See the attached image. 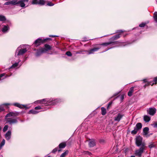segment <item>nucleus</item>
<instances>
[{
	"label": "nucleus",
	"instance_id": "1",
	"mask_svg": "<svg viewBox=\"0 0 157 157\" xmlns=\"http://www.w3.org/2000/svg\"><path fill=\"white\" fill-rule=\"evenodd\" d=\"M59 100L57 99L55 100H49L48 99H44L42 100H39L35 102V103H41L46 105L49 104L51 105H54L59 102Z\"/></svg>",
	"mask_w": 157,
	"mask_h": 157
},
{
	"label": "nucleus",
	"instance_id": "2",
	"mask_svg": "<svg viewBox=\"0 0 157 157\" xmlns=\"http://www.w3.org/2000/svg\"><path fill=\"white\" fill-rule=\"evenodd\" d=\"M136 144L138 147L141 146V147H145V144L143 142V138L140 136L136 138Z\"/></svg>",
	"mask_w": 157,
	"mask_h": 157
},
{
	"label": "nucleus",
	"instance_id": "3",
	"mask_svg": "<svg viewBox=\"0 0 157 157\" xmlns=\"http://www.w3.org/2000/svg\"><path fill=\"white\" fill-rule=\"evenodd\" d=\"M145 148V147H140L139 149L136 150L135 152L136 155L140 157L144 151Z\"/></svg>",
	"mask_w": 157,
	"mask_h": 157
},
{
	"label": "nucleus",
	"instance_id": "4",
	"mask_svg": "<svg viewBox=\"0 0 157 157\" xmlns=\"http://www.w3.org/2000/svg\"><path fill=\"white\" fill-rule=\"evenodd\" d=\"M5 120L6 123H8L10 124H15L17 122V120L16 119L11 118H6Z\"/></svg>",
	"mask_w": 157,
	"mask_h": 157
},
{
	"label": "nucleus",
	"instance_id": "5",
	"mask_svg": "<svg viewBox=\"0 0 157 157\" xmlns=\"http://www.w3.org/2000/svg\"><path fill=\"white\" fill-rule=\"evenodd\" d=\"M45 3L44 0H33L32 2V4H39L41 5H44Z\"/></svg>",
	"mask_w": 157,
	"mask_h": 157
},
{
	"label": "nucleus",
	"instance_id": "6",
	"mask_svg": "<svg viewBox=\"0 0 157 157\" xmlns=\"http://www.w3.org/2000/svg\"><path fill=\"white\" fill-rule=\"evenodd\" d=\"M156 109L154 107L150 108L147 110V113L151 116L154 115L156 113Z\"/></svg>",
	"mask_w": 157,
	"mask_h": 157
},
{
	"label": "nucleus",
	"instance_id": "7",
	"mask_svg": "<svg viewBox=\"0 0 157 157\" xmlns=\"http://www.w3.org/2000/svg\"><path fill=\"white\" fill-rule=\"evenodd\" d=\"M19 48H18L17 49V51H18V52L17 54V56L22 55L26 52L27 51L26 48H22L19 49Z\"/></svg>",
	"mask_w": 157,
	"mask_h": 157
},
{
	"label": "nucleus",
	"instance_id": "8",
	"mask_svg": "<svg viewBox=\"0 0 157 157\" xmlns=\"http://www.w3.org/2000/svg\"><path fill=\"white\" fill-rule=\"evenodd\" d=\"M44 42V39H42L41 38H38L35 40L34 44L36 45L37 46Z\"/></svg>",
	"mask_w": 157,
	"mask_h": 157
},
{
	"label": "nucleus",
	"instance_id": "9",
	"mask_svg": "<svg viewBox=\"0 0 157 157\" xmlns=\"http://www.w3.org/2000/svg\"><path fill=\"white\" fill-rule=\"evenodd\" d=\"M18 114V113L17 112H10L6 115L5 117V119H6V118H7L8 117H15L17 116Z\"/></svg>",
	"mask_w": 157,
	"mask_h": 157
},
{
	"label": "nucleus",
	"instance_id": "10",
	"mask_svg": "<svg viewBox=\"0 0 157 157\" xmlns=\"http://www.w3.org/2000/svg\"><path fill=\"white\" fill-rule=\"evenodd\" d=\"M89 145L90 147H92L95 145V141L94 140H90L88 141Z\"/></svg>",
	"mask_w": 157,
	"mask_h": 157
},
{
	"label": "nucleus",
	"instance_id": "11",
	"mask_svg": "<svg viewBox=\"0 0 157 157\" xmlns=\"http://www.w3.org/2000/svg\"><path fill=\"white\" fill-rule=\"evenodd\" d=\"M123 115L121 113H118L117 115L115 117L114 120L115 121L119 122L123 117Z\"/></svg>",
	"mask_w": 157,
	"mask_h": 157
},
{
	"label": "nucleus",
	"instance_id": "12",
	"mask_svg": "<svg viewBox=\"0 0 157 157\" xmlns=\"http://www.w3.org/2000/svg\"><path fill=\"white\" fill-rule=\"evenodd\" d=\"M29 0H20L19 1L20 6L21 7H24L25 6V2H27Z\"/></svg>",
	"mask_w": 157,
	"mask_h": 157
},
{
	"label": "nucleus",
	"instance_id": "13",
	"mask_svg": "<svg viewBox=\"0 0 157 157\" xmlns=\"http://www.w3.org/2000/svg\"><path fill=\"white\" fill-rule=\"evenodd\" d=\"M11 132L10 131H8L5 135V138L6 139L9 140L11 138Z\"/></svg>",
	"mask_w": 157,
	"mask_h": 157
},
{
	"label": "nucleus",
	"instance_id": "14",
	"mask_svg": "<svg viewBox=\"0 0 157 157\" xmlns=\"http://www.w3.org/2000/svg\"><path fill=\"white\" fill-rule=\"evenodd\" d=\"M2 26L3 27L2 29V31L3 32L5 33L9 29V27L8 25H4Z\"/></svg>",
	"mask_w": 157,
	"mask_h": 157
},
{
	"label": "nucleus",
	"instance_id": "15",
	"mask_svg": "<svg viewBox=\"0 0 157 157\" xmlns=\"http://www.w3.org/2000/svg\"><path fill=\"white\" fill-rule=\"evenodd\" d=\"M149 130V128L147 127L144 128L143 129V135L144 136H147L148 133V131Z\"/></svg>",
	"mask_w": 157,
	"mask_h": 157
},
{
	"label": "nucleus",
	"instance_id": "16",
	"mask_svg": "<svg viewBox=\"0 0 157 157\" xmlns=\"http://www.w3.org/2000/svg\"><path fill=\"white\" fill-rule=\"evenodd\" d=\"M13 105L21 109L23 108V107L25 108L26 107V106L25 105H21L19 103H14L13 104Z\"/></svg>",
	"mask_w": 157,
	"mask_h": 157
},
{
	"label": "nucleus",
	"instance_id": "17",
	"mask_svg": "<svg viewBox=\"0 0 157 157\" xmlns=\"http://www.w3.org/2000/svg\"><path fill=\"white\" fill-rule=\"evenodd\" d=\"M100 49V48H95L90 50L88 52V54H93L95 52L97 51L98 49Z\"/></svg>",
	"mask_w": 157,
	"mask_h": 157
},
{
	"label": "nucleus",
	"instance_id": "18",
	"mask_svg": "<svg viewBox=\"0 0 157 157\" xmlns=\"http://www.w3.org/2000/svg\"><path fill=\"white\" fill-rule=\"evenodd\" d=\"M142 127V124L140 123H138L136 124L135 128L138 131L141 129Z\"/></svg>",
	"mask_w": 157,
	"mask_h": 157
},
{
	"label": "nucleus",
	"instance_id": "19",
	"mask_svg": "<svg viewBox=\"0 0 157 157\" xmlns=\"http://www.w3.org/2000/svg\"><path fill=\"white\" fill-rule=\"evenodd\" d=\"M112 44V45H114V44H117V42H109L103 43V44H101V45H102L106 46H107V45H108L110 44Z\"/></svg>",
	"mask_w": 157,
	"mask_h": 157
},
{
	"label": "nucleus",
	"instance_id": "20",
	"mask_svg": "<svg viewBox=\"0 0 157 157\" xmlns=\"http://www.w3.org/2000/svg\"><path fill=\"white\" fill-rule=\"evenodd\" d=\"M144 119L146 122H148L151 120L150 117L147 115H145L144 117Z\"/></svg>",
	"mask_w": 157,
	"mask_h": 157
},
{
	"label": "nucleus",
	"instance_id": "21",
	"mask_svg": "<svg viewBox=\"0 0 157 157\" xmlns=\"http://www.w3.org/2000/svg\"><path fill=\"white\" fill-rule=\"evenodd\" d=\"M133 91H134V87H132L130 89V90L128 93V95L129 96H131L132 95V93H133Z\"/></svg>",
	"mask_w": 157,
	"mask_h": 157
},
{
	"label": "nucleus",
	"instance_id": "22",
	"mask_svg": "<svg viewBox=\"0 0 157 157\" xmlns=\"http://www.w3.org/2000/svg\"><path fill=\"white\" fill-rule=\"evenodd\" d=\"M12 5H16L20 4L19 1H17V0H13L11 1Z\"/></svg>",
	"mask_w": 157,
	"mask_h": 157
},
{
	"label": "nucleus",
	"instance_id": "23",
	"mask_svg": "<svg viewBox=\"0 0 157 157\" xmlns=\"http://www.w3.org/2000/svg\"><path fill=\"white\" fill-rule=\"evenodd\" d=\"M101 114L102 115H104L106 113V109L104 107L101 108Z\"/></svg>",
	"mask_w": 157,
	"mask_h": 157
},
{
	"label": "nucleus",
	"instance_id": "24",
	"mask_svg": "<svg viewBox=\"0 0 157 157\" xmlns=\"http://www.w3.org/2000/svg\"><path fill=\"white\" fill-rule=\"evenodd\" d=\"M39 112H40V111H36V110H35L32 109V110H31L29 111V113L36 114V113H38Z\"/></svg>",
	"mask_w": 157,
	"mask_h": 157
},
{
	"label": "nucleus",
	"instance_id": "25",
	"mask_svg": "<svg viewBox=\"0 0 157 157\" xmlns=\"http://www.w3.org/2000/svg\"><path fill=\"white\" fill-rule=\"evenodd\" d=\"M66 146V144L64 143H60L59 145V148H64Z\"/></svg>",
	"mask_w": 157,
	"mask_h": 157
},
{
	"label": "nucleus",
	"instance_id": "26",
	"mask_svg": "<svg viewBox=\"0 0 157 157\" xmlns=\"http://www.w3.org/2000/svg\"><path fill=\"white\" fill-rule=\"evenodd\" d=\"M45 47L47 51L51 50L52 48L51 46L48 44H45Z\"/></svg>",
	"mask_w": 157,
	"mask_h": 157
},
{
	"label": "nucleus",
	"instance_id": "27",
	"mask_svg": "<svg viewBox=\"0 0 157 157\" xmlns=\"http://www.w3.org/2000/svg\"><path fill=\"white\" fill-rule=\"evenodd\" d=\"M138 131V130L134 127V130L131 131V133L133 135H135L136 134Z\"/></svg>",
	"mask_w": 157,
	"mask_h": 157
},
{
	"label": "nucleus",
	"instance_id": "28",
	"mask_svg": "<svg viewBox=\"0 0 157 157\" xmlns=\"http://www.w3.org/2000/svg\"><path fill=\"white\" fill-rule=\"evenodd\" d=\"M151 82H148L147 83H146L144 86V88H145L147 86H149L150 84L152 86H153V85L154 84V83H152V84H151Z\"/></svg>",
	"mask_w": 157,
	"mask_h": 157
},
{
	"label": "nucleus",
	"instance_id": "29",
	"mask_svg": "<svg viewBox=\"0 0 157 157\" xmlns=\"http://www.w3.org/2000/svg\"><path fill=\"white\" fill-rule=\"evenodd\" d=\"M154 18L155 21L157 22V12H155L154 14Z\"/></svg>",
	"mask_w": 157,
	"mask_h": 157
},
{
	"label": "nucleus",
	"instance_id": "30",
	"mask_svg": "<svg viewBox=\"0 0 157 157\" xmlns=\"http://www.w3.org/2000/svg\"><path fill=\"white\" fill-rule=\"evenodd\" d=\"M68 151H67L63 153L60 155V157H65L66 155L68 154Z\"/></svg>",
	"mask_w": 157,
	"mask_h": 157
},
{
	"label": "nucleus",
	"instance_id": "31",
	"mask_svg": "<svg viewBox=\"0 0 157 157\" xmlns=\"http://www.w3.org/2000/svg\"><path fill=\"white\" fill-rule=\"evenodd\" d=\"M83 154L89 155H91L92 154L91 153L88 151H84L82 153Z\"/></svg>",
	"mask_w": 157,
	"mask_h": 157
},
{
	"label": "nucleus",
	"instance_id": "32",
	"mask_svg": "<svg viewBox=\"0 0 157 157\" xmlns=\"http://www.w3.org/2000/svg\"><path fill=\"white\" fill-rule=\"evenodd\" d=\"M6 20V19L5 16L2 15H0V21H4Z\"/></svg>",
	"mask_w": 157,
	"mask_h": 157
},
{
	"label": "nucleus",
	"instance_id": "33",
	"mask_svg": "<svg viewBox=\"0 0 157 157\" xmlns=\"http://www.w3.org/2000/svg\"><path fill=\"white\" fill-rule=\"evenodd\" d=\"M40 50L41 53L46 52L47 51V50L44 48H41L40 49Z\"/></svg>",
	"mask_w": 157,
	"mask_h": 157
},
{
	"label": "nucleus",
	"instance_id": "34",
	"mask_svg": "<svg viewBox=\"0 0 157 157\" xmlns=\"http://www.w3.org/2000/svg\"><path fill=\"white\" fill-rule=\"evenodd\" d=\"M5 144V140L3 139L1 144H0V149H1L2 147Z\"/></svg>",
	"mask_w": 157,
	"mask_h": 157
},
{
	"label": "nucleus",
	"instance_id": "35",
	"mask_svg": "<svg viewBox=\"0 0 157 157\" xmlns=\"http://www.w3.org/2000/svg\"><path fill=\"white\" fill-rule=\"evenodd\" d=\"M18 63H15L13 64L11 67L10 68H14L17 67L18 64Z\"/></svg>",
	"mask_w": 157,
	"mask_h": 157
},
{
	"label": "nucleus",
	"instance_id": "36",
	"mask_svg": "<svg viewBox=\"0 0 157 157\" xmlns=\"http://www.w3.org/2000/svg\"><path fill=\"white\" fill-rule=\"evenodd\" d=\"M120 34H119L115 36H113V39L114 40H116V39L119 38L120 37Z\"/></svg>",
	"mask_w": 157,
	"mask_h": 157
},
{
	"label": "nucleus",
	"instance_id": "37",
	"mask_svg": "<svg viewBox=\"0 0 157 157\" xmlns=\"http://www.w3.org/2000/svg\"><path fill=\"white\" fill-rule=\"evenodd\" d=\"M42 53H41V52L40 49L37 51V53L36 54V56H39Z\"/></svg>",
	"mask_w": 157,
	"mask_h": 157
},
{
	"label": "nucleus",
	"instance_id": "38",
	"mask_svg": "<svg viewBox=\"0 0 157 157\" xmlns=\"http://www.w3.org/2000/svg\"><path fill=\"white\" fill-rule=\"evenodd\" d=\"M8 126L7 125H5L4 127V128L3 129V131L4 132H5L8 129Z\"/></svg>",
	"mask_w": 157,
	"mask_h": 157
},
{
	"label": "nucleus",
	"instance_id": "39",
	"mask_svg": "<svg viewBox=\"0 0 157 157\" xmlns=\"http://www.w3.org/2000/svg\"><path fill=\"white\" fill-rule=\"evenodd\" d=\"M151 125L155 128H157V121L155 122L154 123L151 124Z\"/></svg>",
	"mask_w": 157,
	"mask_h": 157
},
{
	"label": "nucleus",
	"instance_id": "40",
	"mask_svg": "<svg viewBox=\"0 0 157 157\" xmlns=\"http://www.w3.org/2000/svg\"><path fill=\"white\" fill-rule=\"evenodd\" d=\"M66 54L68 56H72V54L70 52L68 51L67 52Z\"/></svg>",
	"mask_w": 157,
	"mask_h": 157
},
{
	"label": "nucleus",
	"instance_id": "41",
	"mask_svg": "<svg viewBox=\"0 0 157 157\" xmlns=\"http://www.w3.org/2000/svg\"><path fill=\"white\" fill-rule=\"evenodd\" d=\"M10 4H11V1H10V2H6L4 3V5H9Z\"/></svg>",
	"mask_w": 157,
	"mask_h": 157
},
{
	"label": "nucleus",
	"instance_id": "42",
	"mask_svg": "<svg viewBox=\"0 0 157 157\" xmlns=\"http://www.w3.org/2000/svg\"><path fill=\"white\" fill-rule=\"evenodd\" d=\"M4 109L2 105H0V112L4 111Z\"/></svg>",
	"mask_w": 157,
	"mask_h": 157
},
{
	"label": "nucleus",
	"instance_id": "43",
	"mask_svg": "<svg viewBox=\"0 0 157 157\" xmlns=\"http://www.w3.org/2000/svg\"><path fill=\"white\" fill-rule=\"evenodd\" d=\"M41 109V107L40 106H36L35 108V109L36 110L40 109Z\"/></svg>",
	"mask_w": 157,
	"mask_h": 157
},
{
	"label": "nucleus",
	"instance_id": "44",
	"mask_svg": "<svg viewBox=\"0 0 157 157\" xmlns=\"http://www.w3.org/2000/svg\"><path fill=\"white\" fill-rule=\"evenodd\" d=\"M145 24L144 23H142L141 24H140L139 26L140 27H144L145 26Z\"/></svg>",
	"mask_w": 157,
	"mask_h": 157
},
{
	"label": "nucleus",
	"instance_id": "45",
	"mask_svg": "<svg viewBox=\"0 0 157 157\" xmlns=\"http://www.w3.org/2000/svg\"><path fill=\"white\" fill-rule=\"evenodd\" d=\"M47 5L49 6H53L54 5V4L52 3L51 2H48V3Z\"/></svg>",
	"mask_w": 157,
	"mask_h": 157
},
{
	"label": "nucleus",
	"instance_id": "46",
	"mask_svg": "<svg viewBox=\"0 0 157 157\" xmlns=\"http://www.w3.org/2000/svg\"><path fill=\"white\" fill-rule=\"evenodd\" d=\"M57 150V148H56L54 149L52 151V152L53 153H55Z\"/></svg>",
	"mask_w": 157,
	"mask_h": 157
},
{
	"label": "nucleus",
	"instance_id": "47",
	"mask_svg": "<svg viewBox=\"0 0 157 157\" xmlns=\"http://www.w3.org/2000/svg\"><path fill=\"white\" fill-rule=\"evenodd\" d=\"M153 80L154 82H155V84H156L157 83V77L155 78Z\"/></svg>",
	"mask_w": 157,
	"mask_h": 157
},
{
	"label": "nucleus",
	"instance_id": "48",
	"mask_svg": "<svg viewBox=\"0 0 157 157\" xmlns=\"http://www.w3.org/2000/svg\"><path fill=\"white\" fill-rule=\"evenodd\" d=\"M154 146L155 145L153 144H151L149 145V147L150 148H152L154 147Z\"/></svg>",
	"mask_w": 157,
	"mask_h": 157
},
{
	"label": "nucleus",
	"instance_id": "49",
	"mask_svg": "<svg viewBox=\"0 0 157 157\" xmlns=\"http://www.w3.org/2000/svg\"><path fill=\"white\" fill-rule=\"evenodd\" d=\"M44 42H45V41L48 40H51V38H45V39H44Z\"/></svg>",
	"mask_w": 157,
	"mask_h": 157
},
{
	"label": "nucleus",
	"instance_id": "50",
	"mask_svg": "<svg viewBox=\"0 0 157 157\" xmlns=\"http://www.w3.org/2000/svg\"><path fill=\"white\" fill-rule=\"evenodd\" d=\"M5 75V73H3L2 74L0 75V78H1L2 77H3V76Z\"/></svg>",
	"mask_w": 157,
	"mask_h": 157
},
{
	"label": "nucleus",
	"instance_id": "51",
	"mask_svg": "<svg viewBox=\"0 0 157 157\" xmlns=\"http://www.w3.org/2000/svg\"><path fill=\"white\" fill-rule=\"evenodd\" d=\"M143 81L144 82H147V83L148 82L147 81V79H144L143 80Z\"/></svg>",
	"mask_w": 157,
	"mask_h": 157
},
{
	"label": "nucleus",
	"instance_id": "52",
	"mask_svg": "<svg viewBox=\"0 0 157 157\" xmlns=\"http://www.w3.org/2000/svg\"><path fill=\"white\" fill-rule=\"evenodd\" d=\"M112 103V102H109V103L108 105V106H107V109H108V108L109 107V106L110 105H111Z\"/></svg>",
	"mask_w": 157,
	"mask_h": 157
},
{
	"label": "nucleus",
	"instance_id": "53",
	"mask_svg": "<svg viewBox=\"0 0 157 157\" xmlns=\"http://www.w3.org/2000/svg\"><path fill=\"white\" fill-rule=\"evenodd\" d=\"M118 31L117 32H119V33H122L123 32V31H122V30H118Z\"/></svg>",
	"mask_w": 157,
	"mask_h": 157
},
{
	"label": "nucleus",
	"instance_id": "54",
	"mask_svg": "<svg viewBox=\"0 0 157 157\" xmlns=\"http://www.w3.org/2000/svg\"><path fill=\"white\" fill-rule=\"evenodd\" d=\"M10 104H3V105H9Z\"/></svg>",
	"mask_w": 157,
	"mask_h": 157
},
{
	"label": "nucleus",
	"instance_id": "55",
	"mask_svg": "<svg viewBox=\"0 0 157 157\" xmlns=\"http://www.w3.org/2000/svg\"><path fill=\"white\" fill-rule=\"evenodd\" d=\"M49 36L50 37H54L56 36H53V35H50Z\"/></svg>",
	"mask_w": 157,
	"mask_h": 157
},
{
	"label": "nucleus",
	"instance_id": "56",
	"mask_svg": "<svg viewBox=\"0 0 157 157\" xmlns=\"http://www.w3.org/2000/svg\"><path fill=\"white\" fill-rule=\"evenodd\" d=\"M124 98V97L123 96H121V99H122V100H123V99Z\"/></svg>",
	"mask_w": 157,
	"mask_h": 157
},
{
	"label": "nucleus",
	"instance_id": "57",
	"mask_svg": "<svg viewBox=\"0 0 157 157\" xmlns=\"http://www.w3.org/2000/svg\"><path fill=\"white\" fill-rule=\"evenodd\" d=\"M131 157H135V156H133V155H132Z\"/></svg>",
	"mask_w": 157,
	"mask_h": 157
},
{
	"label": "nucleus",
	"instance_id": "58",
	"mask_svg": "<svg viewBox=\"0 0 157 157\" xmlns=\"http://www.w3.org/2000/svg\"><path fill=\"white\" fill-rule=\"evenodd\" d=\"M117 94H115L114 95V96H115L116 95H117Z\"/></svg>",
	"mask_w": 157,
	"mask_h": 157
},
{
	"label": "nucleus",
	"instance_id": "59",
	"mask_svg": "<svg viewBox=\"0 0 157 157\" xmlns=\"http://www.w3.org/2000/svg\"><path fill=\"white\" fill-rule=\"evenodd\" d=\"M8 76H6L5 77V78H6V77H8Z\"/></svg>",
	"mask_w": 157,
	"mask_h": 157
},
{
	"label": "nucleus",
	"instance_id": "60",
	"mask_svg": "<svg viewBox=\"0 0 157 157\" xmlns=\"http://www.w3.org/2000/svg\"><path fill=\"white\" fill-rule=\"evenodd\" d=\"M61 151V150H58V151Z\"/></svg>",
	"mask_w": 157,
	"mask_h": 157
},
{
	"label": "nucleus",
	"instance_id": "61",
	"mask_svg": "<svg viewBox=\"0 0 157 157\" xmlns=\"http://www.w3.org/2000/svg\"><path fill=\"white\" fill-rule=\"evenodd\" d=\"M1 128L0 127V130H1Z\"/></svg>",
	"mask_w": 157,
	"mask_h": 157
},
{
	"label": "nucleus",
	"instance_id": "62",
	"mask_svg": "<svg viewBox=\"0 0 157 157\" xmlns=\"http://www.w3.org/2000/svg\"><path fill=\"white\" fill-rule=\"evenodd\" d=\"M50 157V156H48V157Z\"/></svg>",
	"mask_w": 157,
	"mask_h": 157
},
{
	"label": "nucleus",
	"instance_id": "63",
	"mask_svg": "<svg viewBox=\"0 0 157 157\" xmlns=\"http://www.w3.org/2000/svg\"><path fill=\"white\" fill-rule=\"evenodd\" d=\"M15 56H16V53L15 54Z\"/></svg>",
	"mask_w": 157,
	"mask_h": 157
}]
</instances>
